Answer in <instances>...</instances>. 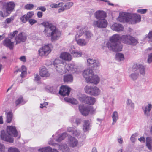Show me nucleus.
Here are the masks:
<instances>
[{
	"label": "nucleus",
	"mask_w": 152,
	"mask_h": 152,
	"mask_svg": "<svg viewBox=\"0 0 152 152\" xmlns=\"http://www.w3.org/2000/svg\"><path fill=\"white\" fill-rule=\"evenodd\" d=\"M73 56L75 57H81L82 55V53L81 51L80 50H76L74 53L72 54Z\"/></svg>",
	"instance_id": "de8ad7c7"
},
{
	"label": "nucleus",
	"mask_w": 152,
	"mask_h": 152,
	"mask_svg": "<svg viewBox=\"0 0 152 152\" xmlns=\"http://www.w3.org/2000/svg\"><path fill=\"white\" fill-rule=\"evenodd\" d=\"M34 15V12L33 11L29 12H28L26 15L29 19L31 18Z\"/></svg>",
	"instance_id": "13d9d810"
},
{
	"label": "nucleus",
	"mask_w": 152,
	"mask_h": 152,
	"mask_svg": "<svg viewBox=\"0 0 152 152\" xmlns=\"http://www.w3.org/2000/svg\"><path fill=\"white\" fill-rule=\"evenodd\" d=\"M18 31H15L12 32L10 33L9 34V38L12 39L15 36V35L17 34Z\"/></svg>",
	"instance_id": "603ef678"
},
{
	"label": "nucleus",
	"mask_w": 152,
	"mask_h": 152,
	"mask_svg": "<svg viewBox=\"0 0 152 152\" xmlns=\"http://www.w3.org/2000/svg\"><path fill=\"white\" fill-rule=\"evenodd\" d=\"M53 87H47L45 88L46 91L49 92H52L53 91Z\"/></svg>",
	"instance_id": "774afa93"
},
{
	"label": "nucleus",
	"mask_w": 152,
	"mask_h": 152,
	"mask_svg": "<svg viewBox=\"0 0 152 152\" xmlns=\"http://www.w3.org/2000/svg\"><path fill=\"white\" fill-rule=\"evenodd\" d=\"M130 35H124L121 36V41L123 43L127 45Z\"/></svg>",
	"instance_id": "c9c22d12"
},
{
	"label": "nucleus",
	"mask_w": 152,
	"mask_h": 152,
	"mask_svg": "<svg viewBox=\"0 0 152 152\" xmlns=\"http://www.w3.org/2000/svg\"><path fill=\"white\" fill-rule=\"evenodd\" d=\"M0 137L1 139L4 141L10 143L13 142L14 139L13 137L7 131H1V132Z\"/></svg>",
	"instance_id": "9d476101"
},
{
	"label": "nucleus",
	"mask_w": 152,
	"mask_h": 152,
	"mask_svg": "<svg viewBox=\"0 0 152 152\" xmlns=\"http://www.w3.org/2000/svg\"><path fill=\"white\" fill-rule=\"evenodd\" d=\"M126 103L127 107L131 109H133L134 108V104L131 99H127L126 102Z\"/></svg>",
	"instance_id": "58836bf2"
},
{
	"label": "nucleus",
	"mask_w": 152,
	"mask_h": 152,
	"mask_svg": "<svg viewBox=\"0 0 152 152\" xmlns=\"http://www.w3.org/2000/svg\"><path fill=\"white\" fill-rule=\"evenodd\" d=\"M130 16L129 20V23L134 24L140 21L141 17L140 15L137 14H130Z\"/></svg>",
	"instance_id": "dca6fc26"
},
{
	"label": "nucleus",
	"mask_w": 152,
	"mask_h": 152,
	"mask_svg": "<svg viewBox=\"0 0 152 152\" xmlns=\"http://www.w3.org/2000/svg\"><path fill=\"white\" fill-rule=\"evenodd\" d=\"M83 34V31H77L75 37V40L77 44L80 46H86L88 43V41L86 39L80 38Z\"/></svg>",
	"instance_id": "20e7f679"
},
{
	"label": "nucleus",
	"mask_w": 152,
	"mask_h": 152,
	"mask_svg": "<svg viewBox=\"0 0 152 152\" xmlns=\"http://www.w3.org/2000/svg\"><path fill=\"white\" fill-rule=\"evenodd\" d=\"M111 28L112 30L117 32L122 31L124 29L123 26L121 24L117 23L112 25Z\"/></svg>",
	"instance_id": "cd10ccee"
},
{
	"label": "nucleus",
	"mask_w": 152,
	"mask_h": 152,
	"mask_svg": "<svg viewBox=\"0 0 152 152\" xmlns=\"http://www.w3.org/2000/svg\"><path fill=\"white\" fill-rule=\"evenodd\" d=\"M63 4V3H59L58 4L55 3H53L50 4V7L52 8H57L62 6Z\"/></svg>",
	"instance_id": "09e8293b"
},
{
	"label": "nucleus",
	"mask_w": 152,
	"mask_h": 152,
	"mask_svg": "<svg viewBox=\"0 0 152 152\" xmlns=\"http://www.w3.org/2000/svg\"><path fill=\"white\" fill-rule=\"evenodd\" d=\"M93 74L94 72L92 69H88L83 72V75L87 82L91 76H93Z\"/></svg>",
	"instance_id": "4be33fe9"
},
{
	"label": "nucleus",
	"mask_w": 152,
	"mask_h": 152,
	"mask_svg": "<svg viewBox=\"0 0 152 152\" xmlns=\"http://www.w3.org/2000/svg\"><path fill=\"white\" fill-rule=\"evenodd\" d=\"M112 118L113 120L112 124L113 125L115 124L119 118V114L117 111H114L113 113Z\"/></svg>",
	"instance_id": "7c9ffc66"
},
{
	"label": "nucleus",
	"mask_w": 152,
	"mask_h": 152,
	"mask_svg": "<svg viewBox=\"0 0 152 152\" xmlns=\"http://www.w3.org/2000/svg\"><path fill=\"white\" fill-rule=\"evenodd\" d=\"M94 15L95 18L98 20L105 19L106 17V13L103 11L99 10L96 11Z\"/></svg>",
	"instance_id": "393cba45"
},
{
	"label": "nucleus",
	"mask_w": 152,
	"mask_h": 152,
	"mask_svg": "<svg viewBox=\"0 0 152 152\" xmlns=\"http://www.w3.org/2000/svg\"><path fill=\"white\" fill-rule=\"evenodd\" d=\"M12 118V114L11 112H8L6 114V121L8 123H10Z\"/></svg>",
	"instance_id": "ea45409f"
},
{
	"label": "nucleus",
	"mask_w": 152,
	"mask_h": 152,
	"mask_svg": "<svg viewBox=\"0 0 152 152\" xmlns=\"http://www.w3.org/2000/svg\"><path fill=\"white\" fill-rule=\"evenodd\" d=\"M67 131L72 133L74 136L78 137L80 134V131L75 128L69 127L67 128Z\"/></svg>",
	"instance_id": "c85d7f7f"
},
{
	"label": "nucleus",
	"mask_w": 152,
	"mask_h": 152,
	"mask_svg": "<svg viewBox=\"0 0 152 152\" xmlns=\"http://www.w3.org/2000/svg\"><path fill=\"white\" fill-rule=\"evenodd\" d=\"M52 148L50 147H47L39 149L38 151L39 152H50Z\"/></svg>",
	"instance_id": "a18cd8bd"
},
{
	"label": "nucleus",
	"mask_w": 152,
	"mask_h": 152,
	"mask_svg": "<svg viewBox=\"0 0 152 152\" xmlns=\"http://www.w3.org/2000/svg\"><path fill=\"white\" fill-rule=\"evenodd\" d=\"M84 90L86 93L95 96H98L101 93L100 89L96 86L87 85L84 88Z\"/></svg>",
	"instance_id": "39448f33"
},
{
	"label": "nucleus",
	"mask_w": 152,
	"mask_h": 152,
	"mask_svg": "<svg viewBox=\"0 0 152 152\" xmlns=\"http://www.w3.org/2000/svg\"><path fill=\"white\" fill-rule=\"evenodd\" d=\"M18 71L21 72V77L22 78L25 77L27 74V69L26 67L23 65L22 66L20 69H19Z\"/></svg>",
	"instance_id": "e433bc0d"
},
{
	"label": "nucleus",
	"mask_w": 152,
	"mask_h": 152,
	"mask_svg": "<svg viewBox=\"0 0 152 152\" xmlns=\"http://www.w3.org/2000/svg\"><path fill=\"white\" fill-rule=\"evenodd\" d=\"M73 77L71 74L66 75L64 76V81L65 82H71L73 81Z\"/></svg>",
	"instance_id": "f704fd0d"
},
{
	"label": "nucleus",
	"mask_w": 152,
	"mask_h": 152,
	"mask_svg": "<svg viewBox=\"0 0 152 152\" xmlns=\"http://www.w3.org/2000/svg\"><path fill=\"white\" fill-rule=\"evenodd\" d=\"M108 22L105 19L94 20L92 23L94 27L99 28H105L107 26Z\"/></svg>",
	"instance_id": "1a4fd4ad"
},
{
	"label": "nucleus",
	"mask_w": 152,
	"mask_h": 152,
	"mask_svg": "<svg viewBox=\"0 0 152 152\" xmlns=\"http://www.w3.org/2000/svg\"><path fill=\"white\" fill-rule=\"evenodd\" d=\"M60 149L61 150L62 152H69V148L66 144H63L60 147Z\"/></svg>",
	"instance_id": "a19ab883"
},
{
	"label": "nucleus",
	"mask_w": 152,
	"mask_h": 152,
	"mask_svg": "<svg viewBox=\"0 0 152 152\" xmlns=\"http://www.w3.org/2000/svg\"><path fill=\"white\" fill-rule=\"evenodd\" d=\"M137 43V40L134 37L130 35L127 45L132 46H135Z\"/></svg>",
	"instance_id": "473e14b6"
},
{
	"label": "nucleus",
	"mask_w": 152,
	"mask_h": 152,
	"mask_svg": "<svg viewBox=\"0 0 152 152\" xmlns=\"http://www.w3.org/2000/svg\"><path fill=\"white\" fill-rule=\"evenodd\" d=\"M147 11V9H139L137 10V12L138 13H140L142 14H144Z\"/></svg>",
	"instance_id": "680f3d73"
},
{
	"label": "nucleus",
	"mask_w": 152,
	"mask_h": 152,
	"mask_svg": "<svg viewBox=\"0 0 152 152\" xmlns=\"http://www.w3.org/2000/svg\"><path fill=\"white\" fill-rule=\"evenodd\" d=\"M152 108V104L147 103L142 107V109L144 112V115L148 118H152V111L151 110Z\"/></svg>",
	"instance_id": "6e6552de"
},
{
	"label": "nucleus",
	"mask_w": 152,
	"mask_h": 152,
	"mask_svg": "<svg viewBox=\"0 0 152 152\" xmlns=\"http://www.w3.org/2000/svg\"><path fill=\"white\" fill-rule=\"evenodd\" d=\"M133 68L137 69L140 73V74L143 76L145 74V67L142 64H134L133 66Z\"/></svg>",
	"instance_id": "a878e982"
},
{
	"label": "nucleus",
	"mask_w": 152,
	"mask_h": 152,
	"mask_svg": "<svg viewBox=\"0 0 152 152\" xmlns=\"http://www.w3.org/2000/svg\"><path fill=\"white\" fill-rule=\"evenodd\" d=\"M120 40H121V36L119 34H114L109 38V40L106 44V45L109 50L113 51H120L122 46L120 44L118 43Z\"/></svg>",
	"instance_id": "7ed1b4c3"
},
{
	"label": "nucleus",
	"mask_w": 152,
	"mask_h": 152,
	"mask_svg": "<svg viewBox=\"0 0 152 152\" xmlns=\"http://www.w3.org/2000/svg\"><path fill=\"white\" fill-rule=\"evenodd\" d=\"M87 64L89 66H92L93 68H97L100 66V63L94 58H89L87 60Z\"/></svg>",
	"instance_id": "6ab92c4d"
},
{
	"label": "nucleus",
	"mask_w": 152,
	"mask_h": 152,
	"mask_svg": "<svg viewBox=\"0 0 152 152\" xmlns=\"http://www.w3.org/2000/svg\"><path fill=\"white\" fill-rule=\"evenodd\" d=\"M137 136V134H133L130 138V140L132 142H134L135 139V137Z\"/></svg>",
	"instance_id": "69168bd1"
},
{
	"label": "nucleus",
	"mask_w": 152,
	"mask_h": 152,
	"mask_svg": "<svg viewBox=\"0 0 152 152\" xmlns=\"http://www.w3.org/2000/svg\"><path fill=\"white\" fill-rule=\"evenodd\" d=\"M37 10H41L43 12L45 11L46 10V8L44 7H42V6H39L37 8Z\"/></svg>",
	"instance_id": "338daca9"
},
{
	"label": "nucleus",
	"mask_w": 152,
	"mask_h": 152,
	"mask_svg": "<svg viewBox=\"0 0 152 152\" xmlns=\"http://www.w3.org/2000/svg\"><path fill=\"white\" fill-rule=\"evenodd\" d=\"M52 45L48 44L43 46L38 51L39 55L40 56H46L49 54L51 51Z\"/></svg>",
	"instance_id": "9b49d317"
},
{
	"label": "nucleus",
	"mask_w": 152,
	"mask_h": 152,
	"mask_svg": "<svg viewBox=\"0 0 152 152\" xmlns=\"http://www.w3.org/2000/svg\"><path fill=\"white\" fill-rule=\"evenodd\" d=\"M70 91V88L68 86H63L60 88L59 94L63 96H68Z\"/></svg>",
	"instance_id": "5701e85b"
},
{
	"label": "nucleus",
	"mask_w": 152,
	"mask_h": 152,
	"mask_svg": "<svg viewBox=\"0 0 152 152\" xmlns=\"http://www.w3.org/2000/svg\"><path fill=\"white\" fill-rule=\"evenodd\" d=\"M6 131L12 137H18L20 138V134L17 132L16 127L13 126H7V127Z\"/></svg>",
	"instance_id": "4468645a"
},
{
	"label": "nucleus",
	"mask_w": 152,
	"mask_h": 152,
	"mask_svg": "<svg viewBox=\"0 0 152 152\" xmlns=\"http://www.w3.org/2000/svg\"><path fill=\"white\" fill-rule=\"evenodd\" d=\"M26 102V101H25L23 99L22 96L20 97L16 101L15 103L16 106L19 104H23Z\"/></svg>",
	"instance_id": "49530a36"
},
{
	"label": "nucleus",
	"mask_w": 152,
	"mask_h": 152,
	"mask_svg": "<svg viewBox=\"0 0 152 152\" xmlns=\"http://www.w3.org/2000/svg\"><path fill=\"white\" fill-rule=\"evenodd\" d=\"M64 99L66 101L70 102L72 104H77L78 103L77 101L74 98H64Z\"/></svg>",
	"instance_id": "37998d69"
},
{
	"label": "nucleus",
	"mask_w": 152,
	"mask_h": 152,
	"mask_svg": "<svg viewBox=\"0 0 152 152\" xmlns=\"http://www.w3.org/2000/svg\"><path fill=\"white\" fill-rule=\"evenodd\" d=\"M5 147L4 145L0 143V152H5Z\"/></svg>",
	"instance_id": "052dcab7"
},
{
	"label": "nucleus",
	"mask_w": 152,
	"mask_h": 152,
	"mask_svg": "<svg viewBox=\"0 0 152 152\" xmlns=\"http://www.w3.org/2000/svg\"><path fill=\"white\" fill-rule=\"evenodd\" d=\"M91 122L88 120H85L83 121V129L84 132H87L90 129Z\"/></svg>",
	"instance_id": "c756f323"
},
{
	"label": "nucleus",
	"mask_w": 152,
	"mask_h": 152,
	"mask_svg": "<svg viewBox=\"0 0 152 152\" xmlns=\"http://www.w3.org/2000/svg\"><path fill=\"white\" fill-rule=\"evenodd\" d=\"M60 58L62 60L67 61H70L72 59L71 55L68 52H63L60 56Z\"/></svg>",
	"instance_id": "bb28decb"
},
{
	"label": "nucleus",
	"mask_w": 152,
	"mask_h": 152,
	"mask_svg": "<svg viewBox=\"0 0 152 152\" xmlns=\"http://www.w3.org/2000/svg\"><path fill=\"white\" fill-rule=\"evenodd\" d=\"M42 25L45 28L43 32L47 37H51L52 40L58 39L61 35V31L51 23L48 22H43Z\"/></svg>",
	"instance_id": "f257e3e1"
},
{
	"label": "nucleus",
	"mask_w": 152,
	"mask_h": 152,
	"mask_svg": "<svg viewBox=\"0 0 152 152\" xmlns=\"http://www.w3.org/2000/svg\"><path fill=\"white\" fill-rule=\"evenodd\" d=\"M73 5V3L72 2H69L64 5V7L66 9L68 10Z\"/></svg>",
	"instance_id": "3c124183"
},
{
	"label": "nucleus",
	"mask_w": 152,
	"mask_h": 152,
	"mask_svg": "<svg viewBox=\"0 0 152 152\" xmlns=\"http://www.w3.org/2000/svg\"><path fill=\"white\" fill-rule=\"evenodd\" d=\"M37 21L34 19H31L29 20V22L31 25L37 23Z\"/></svg>",
	"instance_id": "0e129e2a"
},
{
	"label": "nucleus",
	"mask_w": 152,
	"mask_h": 152,
	"mask_svg": "<svg viewBox=\"0 0 152 152\" xmlns=\"http://www.w3.org/2000/svg\"><path fill=\"white\" fill-rule=\"evenodd\" d=\"M34 6L32 4H28L25 6V9L28 10H31L33 8Z\"/></svg>",
	"instance_id": "6e6d98bb"
},
{
	"label": "nucleus",
	"mask_w": 152,
	"mask_h": 152,
	"mask_svg": "<svg viewBox=\"0 0 152 152\" xmlns=\"http://www.w3.org/2000/svg\"><path fill=\"white\" fill-rule=\"evenodd\" d=\"M39 75L42 77H47L50 76V74L48 69L44 66H42L40 68Z\"/></svg>",
	"instance_id": "412c9836"
},
{
	"label": "nucleus",
	"mask_w": 152,
	"mask_h": 152,
	"mask_svg": "<svg viewBox=\"0 0 152 152\" xmlns=\"http://www.w3.org/2000/svg\"><path fill=\"white\" fill-rule=\"evenodd\" d=\"M100 81V78L97 75H94V73L93 76H91L87 83L96 85Z\"/></svg>",
	"instance_id": "b1692460"
},
{
	"label": "nucleus",
	"mask_w": 152,
	"mask_h": 152,
	"mask_svg": "<svg viewBox=\"0 0 152 152\" xmlns=\"http://www.w3.org/2000/svg\"><path fill=\"white\" fill-rule=\"evenodd\" d=\"M148 63H150L152 62V53L149 54L148 56Z\"/></svg>",
	"instance_id": "e2e57ef3"
},
{
	"label": "nucleus",
	"mask_w": 152,
	"mask_h": 152,
	"mask_svg": "<svg viewBox=\"0 0 152 152\" xmlns=\"http://www.w3.org/2000/svg\"><path fill=\"white\" fill-rule=\"evenodd\" d=\"M21 21L24 23H25L28 20L26 15L22 16L20 18Z\"/></svg>",
	"instance_id": "864d4df0"
},
{
	"label": "nucleus",
	"mask_w": 152,
	"mask_h": 152,
	"mask_svg": "<svg viewBox=\"0 0 152 152\" xmlns=\"http://www.w3.org/2000/svg\"><path fill=\"white\" fill-rule=\"evenodd\" d=\"M14 19V17H13L7 18L5 20V22L7 24H9L12 21H13Z\"/></svg>",
	"instance_id": "bf43d9fd"
},
{
	"label": "nucleus",
	"mask_w": 152,
	"mask_h": 152,
	"mask_svg": "<svg viewBox=\"0 0 152 152\" xmlns=\"http://www.w3.org/2000/svg\"><path fill=\"white\" fill-rule=\"evenodd\" d=\"M10 13L7 11V10L2 6L1 10L0 11V16L1 17L3 18L8 16Z\"/></svg>",
	"instance_id": "4c0bfd02"
},
{
	"label": "nucleus",
	"mask_w": 152,
	"mask_h": 152,
	"mask_svg": "<svg viewBox=\"0 0 152 152\" xmlns=\"http://www.w3.org/2000/svg\"><path fill=\"white\" fill-rule=\"evenodd\" d=\"M137 43V40L134 37L130 35L127 45L132 46H135Z\"/></svg>",
	"instance_id": "2f4dec72"
},
{
	"label": "nucleus",
	"mask_w": 152,
	"mask_h": 152,
	"mask_svg": "<svg viewBox=\"0 0 152 152\" xmlns=\"http://www.w3.org/2000/svg\"><path fill=\"white\" fill-rule=\"evenodd\" d=\"M138 74L136 73H133L130 75V77L133 80H135L137 79Z\"/></svg>",
	"instance_id": "8fccbe9b"
},
{
	"label": "nucleus",
	"mask_w": 152,
	"mask_h": 152,
	"mask_svg": "<svg viewBox=\"0 0 152 152\" xmlns=\"http://www.w3.org/2000/svg\"><path fill=\"white\" fill-rule=\"evenodd\" d=\"M76 50V49L75 48V47L73 46H71L69 48V51L70 53L72 55L75 52Z\"/></svg>",
	"instance_id": "4d7b16f0"
},
{
	"label": "nucleus",
	"mask_w": 152,
	"mask_h": 152,
	"mask_svg": "<svg viewBox=\"0 0 152 152\" xmlns=\"http://www.w3.org/2000/svg\"><path fill=\"white\" fill-rule=\"evenodd\" d=\"M146 146L148 149L152 151V138L150 137H148L146 138Z\"/></svg>",
	"instance_id": "72a5a7b5"
},
{
	"label": "nucleus",
	"mask_w": 152,
	"mask_h": 152,
	"mask_svg": "<svg viewBox=\"0 0 152 152\" xmlns=\"http://www.w3.org/2000/svg\"><path fill=\"white\" fill-rule=\"evenodd\" d=\"M130 16V13L120 12L119 16L117 18V20L120 22H126L129 23V18Z\"/></svg>",
	"instance_id": "2eb2a0df"
},
{
	"label": "nucleus",
	"mask_w": 152,
	"mask_h": 152,
	"mask_svg": "<svg viewBox=\"0 0 152 152\" xmlns=\"http://www.w3.org/2000/svg\"><path fill=\"white\" fill-rule=\"evenodd\" d=\"M116 58L118 61H122L124 59V55L121 53H118L116 54Z\"/></svg>",
	"instance_id": "79ce46f5"
},
{
	"label": "nucleus",
	"mask_w": 152,
	"mask_h": 152,
	"mask_svg": "<svg viewBox=\"0 0 152 152\" xmlns=\"http://www.w3.org/2000/svg\"><path fill=\"white\" fill-rule=\"evenodd\" d=\"M26 39V36L25 34L21 32L16 37L15 40L16 44L20 43L21 42H25Z\"/></svg>",
	"instance_id": "aec40b11"
},
{
	"label": "nucleus",
	"mask_w": 152,
	"mask_h": 152,
	"mask_svg": "<svg viewBox=\"0 0 152 152\" xmlns=\"http://www.w3.org/2000/svg\"><path fill=\"white\" fill-rule=\"evenodd\" d=\"M67 144L70 147L75 148L78 145V141L75 137L70 136L68 137Z\"/></svg>",
	"instance_id": "f3484780"
},
{
	"label": "nucleus",
	"mask_w": 152,
	"mask_h": 152,
	"mask_svg": "<svg viewBox=\"0 0 152 152\" xmlns=\"http://www.w3.org/2000/svg\"><path fill=\"white\" fill-rule=\"evenodd\" d=\"M79 99L82 102L90 104H94L96 102L94 98L85 95H81L79 97Z\"/></svg>",
	"instance_id": "ddd939ff"
},
{
	"label": "nucleus",
	"mask_w": 152,
	"mask_h": 152,
	"mask_svg": "<svg viewBox=\"0 0 152 152\" xmlns=\"http://www.w3.org/2000/svg\"><path fill=\"white\" fill-rule=\"evenodd\" d=\"M53 64L57 71L59 73L66 72L67 71L74 73L77 71L76 66L71 64L66 63L59 59H56L54 61Z\"/></svg>",
	"instance_id": "f03ea898"
},
{
	"label": "nucleus",
	"mask_w": 152,
	"mask_h": 152,
	"mask_svg": "<svg viewBox=\"0 0 152 152\" xmlns=\"http://www.w3.org/2000/svg\"><path fill=\"white\" fill-rule=\"evenodd\" d=\"M67 135L66 133H64L61 135L59 136L58 138L56 139V141L60 142L61 140H64Z\"/></svg>",
	"instance_id": "c03bdc74"
},
{
	"label": "nucleus",
	"mask_w": 152,
	"mask_h": 152,
	"mask_svg": "<svg viewBox=\"0 0 152 152\" xmlns=\"http://www.w3.org/2000/svg\"><path fill=\"white\" fill-rule=\"evenodd\" d=\"M8 152H19L18 149L15 148L10 147L8 151Z\"/></svg>",
	"instance_id": "5fc2aeb1"
},
{
	"label": "nucleus",
	"mask_w": 152,
	"mask_h": 152,
	"mask_svg": "<svg viewBox=\"0 0 152 152\" xmlns=\"http://www.w3.org/2000/svg\"><path fill=\"white\" fill-rule=\"evenodd\" d=\"M76 28L78 30L77 31H83V34L86 39L88 41L93 37V34L90 30H88V28L85 26H77Z\"/></svg>",
	"instance_id": "423d86ee"
},
{
	"label": "nucleus",
	"mask_w": 152,
	"mask_h": 152,
	"mask_svg": "<svg viewBox=\"0 0 152 152\" xmlns=\"http://www.w3.org/2000/svg\"><path fill=\"white\" fill-rule=\"evenodd\" d=\"M15 39H13L7 38L4 40L3 45L9 48L10 49H12L14 47Z\"/></svg>",
	"instance_id": "a211bd4d"
},
{
	"label": "nucleus",
	"mask_w": 152,
	"mask_h": 152,
	"mask_svg": "<svg viewBox=\"0 0 152 152\" xmlns=\"http://www.w3.org/2000/svg\"><path fill=\"white\" fill-rule=\"evenodd\" d=\"M79 110L81 113L84 116H86L89 113V112L91 114L94 113L96 111V109L92 106H84L82 105H80L79 106Z\"/></svg>",
	"instance_id": "0eeeda50"
},
{
	"label": "nucleus",
	"mask_w": 152,
	"mask_h": 152,
	"mask_svg": "<svg viewBox=\"0 0 152 152\" xmlns=\"http://www.w3.org/2000/svg\"><path fill=\"white\" fill-rule=\"evenodd\" d=\"M0 5L3 6L7 10V11L10 13L13 10L15 6L13 2L11 1L6 3L4 2V0L0 1Z\"/></svg>",
	"instance_id": "f8f14e48"
}]
</instances>
